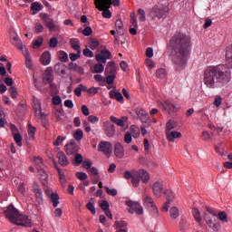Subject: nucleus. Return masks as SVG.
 I'll use <instances>...</instances> for the list:
<instances>
[{
    "label": "nucleus",
    "instance_id": "obj_31",
    "mask_svg": "<svg viewBox=\"0 0 232 232\" xmlns=\"http://www.w3.org/2000/svg\"><path fill=\"white\" fill-rule=\"evenodd\" d=\"M50 200L53 203V208H57V206H59V194L51 193Z\"/></svg>",
    "mask_w": 232,
    "mask_h": 232
},
{
    "label": "nucleus",
    "instance_id": "obj_48",
    "mask_svg": "<svg viewBox=\"0 0 232 232\" xmlns=\"http://www.w3.org/2000/svg\"><path fill=\"white\" fill-rule=\"evenodd\" d=\"M104 189H105V192L107 193V195H110L111 197H116L117 195V189L115 188H112V189H110L109 187H104Z\"/></svg>",
    "mask_w": 232,
    "mask_h": 232
},
{
    "label": "nucleus",
    "instance_id": "obj_12",
    "mask_svg": "<svg viewBox=\"0 0 232 232\" xmlns=\"http://www.w3.org/2000/svg\"><path fill=\"white\" fill-rule=\"evenodd\" d=\"M10 39L14 46H16V48L19 50H23V43L21 42V38H19V35H17L16 32L10 31Z\"/></svg>",
    "mask_w": 232,
    "mask_h": 232
},
{
    "label": "nucleus",
    "instance_id": "obj_38",
    "mask_svg": "<svg viewBox=\"0 0 232 232\" xmlns=\"http://www.w3.org/2000/svg\"><path fill=\"white\" fill-rule=\"evenodd\" d=\"M14 142L17 144V146H23V137L21 136V133H14Z\"/></svg>",
    "mask_w": 232,
    "mask_h": 232
},
{
    "label": "nucleus",
    "instance_id": "obj_45",
    "mask_svg": "<svg viewBox=\"0 0 232 232\" xmlns=\"http://www.w3.org/2000/svg\"><path fill=\"white\" fill-rule=\"evenodd\" d=\"M138 14L140 15L139 21L144 23L146 21V11L144 9H138Z\"/></svg>",
    "mask_w": 232,
    "mask_h": 232
},
{
    "label": "nucleus",
    "instance_id": "obj_37",
    "mask_svg": "<svg viewBox=\"0 0 232 232\" xmlns=\"http://www.w3.org/2000/svg\"><path fill=\"white\" fill-rule=\"evenodd\" d=\"M35 131H37V129L29 124L28 136L30 140H34V137L35 136Z\"/></svg>",
    "mask_w": 232,
    "mask_h": 232
},
{
    "label": "nucleus",
    "instance_id": "obj_4",
    "mask_svg": "<svg viewBox=\"0 0 232 232\" xmlns=\"http://www.w3.org/2000/svg\"><path fill=\"white\" fill-rule=\"evenodd\" d=\"M94 5L105 19H111V0H94Z\"/></svg>",
    "mask_w": 232,
    "mask_h": 232
},
{
    "label": "nucleus",
    "instance_id": "obj_36",
    "mask_svg": "<svg viewBox=\"0 0 232 232\" xmlns=\"http://www.w3.org/2000/svg\"><path fill=\"white\" fill-rule=\"evenodd\" d=\"M43 79L46 82H52V70H50V68H47V70H45Z\"/></svg>",
    "mask_w": 232,
    "mask_h": 232
},
{
    "label": "nucleus",
    "instance_id": "obj_41",
    "mask_svg": "<svg viewBox=\"0 0 232 232\" xmlns=\"http://www.w3.org/2000/svg\"><path fill=\"white\" fill-rule=\"evenodd\" d=\"M82 160H83L82 154H79V153L74 154L75 166H81V164H82Z\"/></svg>",
    "mask_w": 232,
    "mask_h": 232
},
{
    "label": "nucleus",
    "instance_id": "obj_32",
    "mask_svg": "<svg viewBox=\"0 0 232 232\" xmlns=\"http://www.w3.org/2000/svg\"><path fill=\"white\" fill-rule=\"evenodd\" d=\"M130 135H132L134 139H139V137L140 136V130L139 129V127H136L135 125H131Z\"/></svg>",
    "mask_w": 232,
    "mask_h": 232
},
{
    "label": "nucleus",
    "instance_id": "obj_34",
    "mask_svg": "<svg viewBox=\"0 0 232 232\" xmlns=\"http://www.w3.org/2000/svg\"><path fill=\"white\" fill-rule=\"evenodd\" d=\"M115 26H116L117 33L120 35H124V33L122 30V28H123L122 20H116Z\"/></svg>",
    "mask_w": 232,
    "mask_h": 232
},
{
    "label": "nucleus",
    "instance_id": "obj_22",
    "mask_svg": "<svg viewBox=\"0 0 232 232\" xmlns=\"http://www.w3.org/2000/svg\"><path fill=\"white\" fill-rule=\"evenodd\" d=\"M109 96L111 99H115L116 101H118V102H124V97L122 96V94L117 91H111L109 92Z\"/></svg>",
    "mask_w": 232,
    "mask_h": 232
},
{
    "label": "nucleus",
    "instance_id": "obj_46",
    "mask_svg": "<svg viewBox=\"0 0 232 232\" xmlns=\"http://www.w3.org/2000/svg\"><path fill=\"white\" fill-rule=\"evenodd\" d=\"M75 177L78 180H86L88 174H86V172H76Z\"/></svg>",
    "mask_w": 232,
    "mask_h": 232
},
{
    "label": "nucleus",
    "instance_id": "obj_1",
    "mask_svg": "<svg viewBox=\"0 0 232 232\" xmlns=\"http://www.w3.org/2000/svg\"><path fill=\"white\" fill-rule=\"evenodd\" d=\"M227 64L208 66L203 72V82L207 88H222L231 81L232 44L226 53Z\"/></svg>",
    "mask_w": 232,
    "mask_h": 232
},
{
    "label": "nucleus",
    "instance_id": "obj_51",
    "mask_svg": "<svg viewBox=\"0 0 232 232\" xmlns=\"http://www.w3.org/2000/svg\"><path fill=\"white\" fill-rule=\"evenodd\" d=\"M59 59L62 61V63H66V61H68V53H66L64 51H61L59 53Z\"/></svg>",
    "mask_w": 232,
    "mask_h": 232
},
{
    "label": "nucleus",
    "instance_id": "obj_24",
    "mask_svg": "<svg viewBox=\"0 0 232 232\" xmlns=\"http://www.w3.org/2000/svg\"><path fill=\"white\" fill-rule=\"evenodd\" d=\"M70 44L72 48L74 50V52H82L81 50V41L77 38H72L70 40Z\"/></svg>",
    "mask_w": 232,
    "mask_h": 232
},
{
    "label": "nucleus",
    "instance_id": "obj_20",
    "mask_svg": "<svg viewBox=\"0 0 232 232\" xmlns=\"http://www.w3.org/2000/svg\"><path fill=\"white\" fill-rule=\"evenodd\" d=\"M154 196L157 198H160L162 197V183L156 181L152 186Z\"/></svg>",
    "mask_w": 232,
    "mask_h": 232
},
{
    "label": "nucleus",
    "instance_id": "obj_17",
    "mask_svg": "<svg viewBox=\"0 0 232 232\" xmlns=\"http://www.w3.org/2000/svg\"><path fill=\"white\" fill-rule=\"evenodd\" d=\"M57 159L60 166H62L63 168H66V166L70 164L68 157H66V154H64V152L63 151L57 153Z\"/></svg>",
    "mask_w": 232,
    "mask_h": 232
},
{
    "label": "nucleus",
    "instance_id": "obj_11",
    "mask_svg": "<svg viewBox=\"0 0 232 232\" xmlns=\"http://www.w3.org/2000/svg\"><path fill=\"white\" fill-rule=\"evenodd\" d=\"M64 150L67 155H76V153H79V146L74 141H71L65 145Z\"/></svg>",
    "mask_w": 232,
    "mask_h": 232
},
{
    "label": "nucleus",
    "instance_id": "obj_62",
    "mask_svg": "<svg viewBox=\"0 0 232 232\" xmlns=\"http://www.w3.org/2000/svg\"><path fill=\"white\" fill-rule=\"evenodd\" d=\"M215 151L218 155H223L222 151H224V144L216 145L215 146Z\"/></svg>",
    "mask_w": 232,
    "mask_h": 232
},
{
    "label": "nucleus",
    "instance_id": "obj_39",
    "mask_svg": "<svg viewBox=\"0 0 232 232\" xmlns=\"http://www.w3.org/2000/svg\"><path fill=\"white\" fill-rule=\"evenodd\" d=\"M34 111H35L36 114H37V111H38V113L41 116L42 121H44V119H46V114H44V112H43L41 111V103L39 102H37L36 107L34 108Z\"/></svg>",
    "mask_w": 232,
    "mask_h": 232
},
{
    "label": "nucleus",
    "instance_id": "obj_42",
    "mask_svg": "<svg viewBox=\"0 0 232 232\" xmlns=\"http://www.w3.org/2000/svg\"><path fill=\"white\" fill-rule=\"evenodd\" d=\"M156 77H158V79H164V77H166V69L164 68L158 69L156 71Z\"/></svg>",
    "mask_w": 232,
    "mask_h": 232
},
{
    "label": "nucleus",
    "instance_id": "obj_23",
    "mask_svg": "<svg viewBox=\"0 0 232 232\" xmlns=\"http://www.w3.org/2000/svg\"><path fill=\"white\" fill-rule=\"evenodd\" d=\"M110 119L111 122H113L117 126H121V128H123L124 126V121H128V117L126 116H123L121 119H117V117L115 116H111Z\"/></svg>",
    "mask_w": 232,
    "mask_h": 232
},
{
    "label": "nucleus",
    "instance_id": "obj_9",
    "mask_svg": "<svg viewBox=\"0 0 232 232\" xmlns=\"http://www.w3.org/2000/svg\"><path fill=\"white\" fill-rule=\"evenodd\" d=\"M135 173L136 177L138 178V186L140 184V180L143 182V184H148V182H150V173L146 169H141L135 171Z\"/></svg>",
    "mask_w": 232,
    "mask_h": 232
},
{
    "label": "nucleus",
    "instance_id": "obj_44",
    "mask_svg": "<svg viewBox=\"0 0 232 232\" xmlns=\"http://www.w3.org/2000/svg\"><path fill=\"white\" fill-rule=\"evenodd\" d=\"M99 44H100V43L98 42L97 39H92L89 44V46H90L91 50H97V48H99Z\"/></svg>",
    "mask_w": 232,
    "mask_h": 232
},
{
    "label": "nucleus",
    "instance_id": "obj_55",
    "mask_svg": "<svg viewBox=\"0 0 232 232\" xmlns=\"http://www.w3.org/2000/svg\"><path fill=\"white\" fill-rule=\"evenodd\" d=\"M64 140H66V137L58 136L56 140L53 142V146H61Z\"/></svg>",
    "mask_w": 232,
    "mask_h": 232
},
{
    "label": "nucleus",
    "instance_id": "obj_58",
    "mask_svg": "<svg viewBox=\"0 0 232 232\" xmlns=\"http://www.w3.org/2000/svg\"><path fill=\"white\" fill-rule=\"evenodd\" d=\"M69 57L71 59V61H77V59L81 58V51H80V53L76 52V53H71L69 54Z\"/></svg>",
    "mask_w": 232,
    "mask_h": 232
},
{
    "label": "nucleus",
    "instance_id": "obj_43",
    "mask_svg": "<svg viewBox=\"0 0 232 232\" xmlns=\"http://www.w3.org/2000/svg\"><path fill=\"white\" fill-rule=\"evenodd\" d=\"M104 72V66L102 63H96L94 65V71L93 73H102Z\"/></svg>",
    "mask_w": 232,
    "mask_h": 232
},
{
    "label": "nucleus",
    "instance_id": "obj_13",
    "mask_svg": "<svg viewBox=\"0 0 232 232\" xmlns=\"http://www.w3.org/2000/svg\"><path fill=\"white\" fill-rule=\"evenodd\" d=\"M123 179L126 180H130V179L132 186H134V188H139V179L137 178L135 171L133 173H131L130 170L125 171L123 173Z\"/></svg>",
    "mask_w": 232,
    "mask_h": 232
},
{
    "label": "nucleus",
    "instance_id": "obj_47",
    "mask_svg": "<svg viewBox=\"0 0 232 232\" xmlns=\"http://www.w3.org/2000/svg\"><path fill=\"white\" fill-rule=\"evenodd\" d=\"M100 208L103 211H108L110 210V203L107 200H103L100 203Z\"/></svg>",
    "mask_w": 232,
    "mask_h": 232
},
{
    "label": "nucleus",
    "instance_id": "obj_49",
    "mask_svg": "<svg viewBox=\"0 0 232 232\" xmlns=\"http://www.w3.org/2000/svg\"><path fill=\"white\" fill-rule=\"evenodd\" d=\"M101 53H102V55L103 56V58L105 59V61H106L107 59H111V52H110V51H108V50H106V49H102V50L101 51Z\"/></svg>",
    "mask_w": 232,
    "mask_h": 232
},
{
    "label": "nucleus",
    "instance_id": "obj_50",
    "mask_svg": "<svg viewBox=\"0 0 232 232\" xmlns=\"http://www.w3.org/2000/svg\"><path fill=\"white\" fill-rule=\"evenodd\" d=\"M86 208L91 211L92 215H95V213H97V210H95V205L92 202L87 203Z\"/></svg>",
    "mask_w": 232,
    "mask_h": 232
},
{
    "label": "nucleus",
    "instance_id": "obj_27",
    "mask_svg": "<svg viewBox=\"0 0 232 232\" xmlns=\"http://www.w3.org/2000/svg\"><path fill=\"white\" fill-rule=\"evenodd\" d=\"M163 196L166 198L167 202H173L175 200V193L169 189H165Z\"/></svg>",
    "mask_w": 232,
    "mask_h": 232
},
{
    "label": "nucleus",
    "instance_id": "obj_57",
    "mask_svg": "<svg viewBox=\"0 0 232 232\" xmlns=\"http://www.w3.org/2000/svg\"><path fill=\"white\" fill-rule=\"evenodd\" d=\"M43 44V38L39 37L38 39L33 42V48H39Z\"/></svg>",
    "mask_w": 232,
    "mask_h": 232
},
{
    "label": "nucleus",
    "instance_id": "obj_19",
    "mask_svg": "<svg viewBox=\"0 0 232 232\" xmlns=\"http://www.w3.org/2000/svg\"><path fill=\"white\" fill-rule=\"evenodd\" d=\"M166 137L169 142H175V139H180L182 137V133L175 130L166 131Z\"/></svg>",
    "mask_w": 232,
    "mask_h": 232
},
{
    "label": "nucleus",
    "instance_id": "obj_54",
    "mask_svg": "<svg viewBox=\"0 0 232 232\" xmlns=\"http://www.w3.org/2000/svg\"><path fill=\"white\" fill-rule=\"evenodd\" d=\"M218 217L221 222H227V214L225 211L219 212Z\"/></svg>",
    "mask_w": 232,
    "mask_h": 232
},
{
    "label": "nucleus",
    "instance_id": "obj_8",
    "mask_svg": "<svg viewBox=\"0 0 232 232\" xmlns=\"http://www.w3.org/2000/svg\"><path fill=\"white\" fill-rule=\"evenodd\" d=\"M99 151L103 155H106V157H110V155H111V151H113V145L109 141H101L99 143Z\"/></svg>",
    "mask_w": 232,
    "mask_h": 232
},
{
    "label": "nucleus",
    "instance_id": "obj_5",
    "mask_svg": "<svg viewBox=\"0 0 232 232\" xmlns=\"http://www.w3.org/2000/svg\"><path fill=\"white\" fill-rule=\"evenodd\" d=\"M169 9L162 5H155L150 13L151 19L154 21H160L168 15Z\"/></svg>",
    "mask_w": 232,
    "mask_h": 232
},
{
    "label": "nucleus",
    "instance_id": "obj_63",
    "mask_svg": "<svg viewBox=\"0 0 232 232\" xmlns=\"http://www.w3.org/2000/svg\"><path fill=\"white\" fill-rule=\"evenodd\" d=\"M114 81H115V73H111V75H109L106 77V82L109 85L113 84Z\"/></svg>",
    "mask_w": 232,
    "mask_h": 232
},
{
    "label": "nucleus",
    "instance_id": "obj_6",
    "mask_svg": "<svg viewBox=\"0 0 232 232\" xmlns=\"http://www.w3.org/2000/svg\"><path fill=\"white\" fill-rule=\"evenodd\" d=\"M160 108L163 110L164 111H167V113H176V111H179L180 110V105L179 104H175L169 100H166L165 102H160L159 103Z\"/></svg>",
    "mask_w": 232,
    "mask_h": 232
},
{
    "label": "nucleus",
    "instance_id": "obj_56",
    "mask_svg": "<svg viewBox=\"0 0 232 232\" xmlns=\"http://www.w3.org/2000/svg\"><path fill=\"white\" fill-rule=\"evenodd\" d=\"M33 160H34V164L36 166H38V168H41V166H43V164H44L43 158H41V157H34Z\"/></svg>",
    "mask_w": 232,
    "mask_h": 232
},
{
    "label": "nucleus",
    "instance_id": "obj_16",
    "mask_svg": "<svg viewBox=\"0 0 232 232\" xmlns=\"http://www.w3.org/2000/svg\"><path fill=\"white\" fill-rule=\"evenodd\" d=\"M114 155L117 159H123L124 158V147L121 142H117L114 145Z\"/></svg>",
    "mask_w": 232,
    "mask_h": 232
},
{
    "label": "nucleus",
    "instance_id": "obj_59",
    "mask_svg": "<svg viewBox=\"0 0 232 232\" xmlns=\"http://www.w3.org/2000/svg\"><path fill=\"white\" fill-rule=\"evenodd\" d=\"M82 34L85 37H90V35L93 34V30H92V27L87 26L83 29Z\"/></svg>",
    "mask_w": 232,
    "mask_h": 232
},
{
    "label": "nucleus",
    "instance_id": "obj_26",
    "mask_svg": "<svg viewBox=\"0 0 232 232\" xmlns=\"http://www.w3.org/2000/svg\"><path fill=\"white\" fill-rule=\"evenodd\" d=\"M37 171L40 177V180H42L43 184H46V180H48V173H46L43 168H37Z\"/></svg>",
    "mask_w": 232,
    "mask_h": 232
},
{
    "label": "nucleus",
    "instance_id": "obj_18",
    "mask_svg": "<svg viewBox=\"0 0 232 232\" xmlns=\"http://www.w3.org/2000/svg\"><path fill=\"white\" fill-rule=\"evenodd\" d=\"M205 220L209 227H212L214 231L218 229V226L217 225L216 221L217 218H211L208 214H205Z\"/></svg>",
    "mask_w": 232,
    "mask_h": 232
},
{
    "label": "nucleus",
    "instance_id": "obj_33",
    "mask_svg": "<svg viewBox=\"0 0 232 232\" xmlns=\"http://www.w3.org/2000/svg\"><path fill=\"white\" fill-rule=\"evenodd\" d=\"M192 215L198 224H200L202 222V218L200 217V211L198 210V208H193Z\"/></svg>",
    "mask_w": 232,
    "mask_h": 232
},
{
    "label": "nucleus",
    "instance_id": "obj_64",
    "mask_svg": "<svg viewBox=\"0 0 232 232\" xmlns=\"http://www.w3.org/2000/svg\"><path fill=\"white\" fill-rule=\"evenodd\" d=\"M82 53L84 57H93V52L88 48L83 49Z\"/></svg>",
    "mask_w": 232,
    "mask_h": 232
},
{
    "label": "nucleus",
    "instance_id": "obj_35",
    "mask_svg": "<svg viewBox=\"0 0 232 232\" xmlns=\"http://www.w3.org/2000/svg\"><path fill=\"white\" fill-rule=\"evenodd\" d=\"M34 195L39 202V204H41V202H43V190H41V188H39L38 187L34 188Z\"/></svg>",
    "mask_w": 232,
    "mask_h": 232
},
{
    "label": "nucleus",
    "instance_id": "obj_15",
    "mask_svg": "<svg viewBox=\"0 0 232 232\" xmlns=\"http://www.w3.org/2000/svg\"><path fill=\"white\" fill-rule=\"evenodd\" d=\"M103 130L107 137H113L115 135V125L108 121L103 122Z\"/></svg>",
    "mask_w": 232,
    "mask_h": 232
},
{
    "label": "nucleus",
    "instance_id": "obj_25",
    "mask_svg": "<svg viewBox=\"0 0 232 232\" xmlns=\"http://www.w3.org/2000/svg\"><path fill=\"white\" fill-rule=\"evenodd\" d=\"M44 8L39 2H34L31 5V10H33V15H35L38 12H41Z\"/></svg>",
    "mask_w": 232,
    "mask_h": 232
},
{
    "label": "nucleus",
    "instance_id": "obj_28",
    "mask_svg": "<svg viewBox=\"0 0 232 232\" xmlns=\"http://www.w3.org/2000/svg\"><path fill=\"white\" fill-rule=\"evenodd\" d=\"M56 170L58 171L59 174V179H60V184L62 186H65L66 185V176L64 175V173L63 172V170H61L60 168H58L57 165H55Z\"/></svg>",
    "mask_w": 232,
    "mask_h": 232
},
{
    "label": "nucleus",
    "instance_id": "obj_10",
    "mask_svg": "<svg viewBox=\"0 0 232 232\" xmlns=\"http://www.w3.org/2000/svg\"><path fill=\"white\" fill-rule=\"evenodd\" d=\"M144 204L148 208H151L153 217L155 218L159 217V208H157V206H155V202H153V198H151V197L146 196L144 198Z\"/></svg>",
    "mask_w": 232,
    "mask_h": 232
},
{
    "label": "nucleus",
    "instance_id": "obj_14",
    "mask_svg": "<svg viewBox=\"0 0 232 232\" xmlns=\"http://www.w3.org/2000/svg\"><path fill=\"white\" fill-rule=\"evenodd\" d=\"M135 113L138 117V119H140V121L141 122H143V124L146 122H148V121H150V115L148 114V111H146L144 109L141 108H137L135 110Z\"/></svg>",
    "mask_w": 232,
    "mask_h": 232
},
{
    "label": "nucleus",
    "instance_id": "obj_21",
    "mask_svg": "<svg viewBox=\"0 0 232 232\" xmlns=\"http://www.w3.org/2000/svg\"><path fill=\"white\" fill-rule=\"evenodd\" d=\"M41 61L44 66H48V64L52 63V54L50 53V52H44V53L41 56Z\"/></svg>",
    "mask_w": 232,
    "mask_h": 232
},
{
    "label": "nucleus",
    "instance_id": "obj_61",
    "mask_svg": "<svg viewBox=\"0 0 232 232\" xmlns=\"http://www.w3.org/2000/svg\"><path fill=\"white\" fill-rule=\"evenodd\" d=\"M9 93L12 97V99H17V90L15 89V87H10L9 88Z\"/></svg>",
    "mask_w": 232,
    "mask_h": 232
},
{
    "label": "nucleus",
    "instance_id": "obj_53",
    "mask_svg": "<svg viewBox=\"0 0 232 232\" xmlns=\"http://www.w3.org/2000/svg\"><path fill=\"white\" fill-rule=\"evenodd\" d=\"M84 137V132L82 130H77L74 133L75 140H81Z\"/></svg>",
    "mask_w": 232,
    "mask_h": 232
},
{
    "label": "nucleus",
    "instance_id": "obj_7",
    "mask_svg": "<svg viewBox=\"0 0 232 232\" xmlns=\"http://www.w3.org/2000/svg\"><path fill=\"white\" fill-rule=\"evenodd\" d=\"M126 206L130 208L129 213H137V215H142L144 213V209L142 208V206H140V203L139 202H134V201H127Z\"/></svg>",
    "mask_w": 232,
    "mask_h": 232
},
{
    "label": "nucleus",
    "instance_id": "obj_3",
    "mask_svg": "<svg viewBox=\"0 0 232 232\" xmlns=\"http://www.w3.org/2000/svg\"><path fill=\"white\" fill-rule=\"evenodd\" d=\"M4 215L12 222V224H16V226H23L24 227H32L34 223L28 216L19 213V210L10 205L4 210Z\"/></svg>",
    "mask_w": 232,
    "mask_h": 232
},
{
    "label": "nucleus",
    "instance_id": "obj_60",
    "mask_svg": "<svg viewBox=\"0 0 232 232\" xmlns=\"http://www.w3.org/2000/svg\"><path fill=\"white\" fill-rule=\"evenodd\" d=\"M175 129V123L173 121H169L166 124V131H171V130Z\"/></svg>",
    "mask_w": 232,
    "mask_h": 232
},
{
    "label": "nucleus",
    "instance_id": "obj_30",
    "mask_svg": "<svg viewBox=\"0 0 232 232\" xmlns=\"http://www.w3.org/2000/svg\"><path fill=\"white\" fill-rule=\"evenodd\" d=\"M24 57L25 58V66L29 69H32V59L30 58V54L28 53V50L23 51Z\"/></svg>",
    "mask_w": 232,
    "mask_h": 232
},
{
    "label": "nucleus",
    "instance_id": "obj_52",
    "mask_svg": "<svg viewBox=\"0 0 232 232\" xmlns=\"http://www.w3.org/2000/svg\"><path fill=\"white\" fill-rule=\"evenodd\" d=\"M59 44V40H57V37H52L49 41V46L50 48H55L57 47V44Z\"/></svg>",
    "mask_w": 232,
    "mask_h": 232
},
{
    "label": "nucleus",
    "instance_id": "obj_2",
    "mask_svg": "<svg viewBox=\"0 0 232 232\" xmlns=\"http://www.w3.org/2000/svg\"><path fill=\"white\" fill-rule=\"evenodd\" d=\"M169 46L171 49V60L175 70L178 72L184 70L191 50V37L188 34L178 33L170 38Z\"/></svg>",
    "mask_w": 232,
    "mask_h": 232
},
{
    "label": "nucleus",
    "instance_id": "obj_40",
    "mask_svg": "<svg viewBox=\"0 0 232 232\" xmlns=\"http://www.w3.org/2000/svg\"><path fill=\"white\" fill-rule=\"evenodd\" d=\"M54 72L56 73H61V75H65L66 74V71L64 70V66H63L59 63L54 65Z\"/></svg>",
    "mask_w": 232,
    "mask_h": 232
},
{
    "label": "nucleus",
    "instance_id": "obj_29",
    "mask_svg": "<svg viewBox=\"0 0 232 232\" xmlns=\"http://www.w3.org/2000/svg\"><path fill=\"white\" fill-rule=\"evenodd\" d=\"M179 208L177 207H172L169 210V217L172 220H177L179 216Z\"/></svg>",
    "mask_w": 232,
    "mask_h": 232
}]
</instances>
